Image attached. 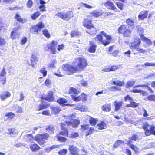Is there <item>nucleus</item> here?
<instances>
[{
	"instance_id": "obj_54",
	"label": "nucleus",
	"mask_w": 155,
	"mask_h": 155,
	"mask_svg": "<svg viewBox=\"0 0 155 155\" xmlns=\"http://www.w3.org/2000/svg\"><path fill=\"white\" fill-rule=\"evenodd\" d=\"M33 3L31 0H28L27 2V6L28 8H31L33 5Z\"/></svg>"
},
{
	"instance_id": "obj_58",
	"label": "nucleus",
	"mask_w": 155,
	"mask_h": 155,
	"mask_svg": "<svg viewBox=\"0 0 155 155\" xmlns=\"http://www.w3.org/2000/svg\"><path fill=\"white\" fill-rule=\"evenodd\" d=\"M147 98L150 101H155V96L153 95H150L148 96Z\"/></svg>"
},
{
	"instance_id": "obj_2",
	"label": "nucleus",
	"mask_w": 155,
	"mask_h": 155,
	"mask_svg": "<svg viewBox=\"0 0 155 155\" xmlns=\"http://www.w3.org/2000/svg\"><path fill=\"white\" fill-rule=\"evenodd\" d=\"M49 137V135L46 133L41 134H38L35 137L34 139L39 145H41L46 143V140Z\"/></svg>"
},
{
	"instance_id": "obj_42",
	"label": "nucleus",
	"mask_w": 155,
	"mask_h": 155,
	"mask_svg": "<svg viewBox=\"0 0 155 155\" xmlns=\"http://www.w3.org/2000/svg\"><path fill=\"white\" fill-rule=\"evenodd\" d=\"M18 28H20L19 27H18V28H16V29H15V28H14V31H13L11 32V33L10 37L11 38H12V39H14L16 38V32H15V31H16Z\"/></svg>"
},
{
	"instance_id": "obj_22",
	"label": "nucleus",
	"mask_w": 155,
	"mask_h": 155,
	"mask_svg": "<svg viewBox=\"0 0 155 155\" xmlns=\"http://www.w3.org/2000/svg\"><path fill=\"white\" fill-rule=\"evenodd\" d=\"M55 130L54 126L52 125H48L45 128V130L49 133L53 134Z\"/></svg>"
},
{
	"instance_id": "obj_9",
	"label": "nucleus",
	"mask_w": 155,
	"mask_h": 155,
	"mask_svg": "<svg viewBox=\"0 0 155 155\" xmlns=\"http://www.w3.org/2000/svg\"><path fill=\"white\" fill-rule=\"evenodd\" d=\"M75 117V115H72L71 116L68 117V119H71L70 121H68V126H71L73 127H76L79 124L80 121L78 120L74 119L73 118Z\"/></svg>"
},
{
	"instance_id": "obj_10",
	"label": "nucleus",
	"mask_w": 155,
	"mask_h": 155,
	"mask_svg": "<svg viewBox=\"0 0 155 155\" xmlns=\"http://www.w3.org/2000/svg\"><path fill=\"white\" fill-rule=\"evenodd\" d=\"M42 100H45V101L51 102L54 101V97L53 96V92L52 91H48L46 97H41Z\"/></svg>"
},
{
	"instance_id": "obj_7",
	"label": "nucleus",
	"mask_w": 155,
	"mask_h": 155,
	"mask_svg": "<svg viewBox=\"0 0 155 155\" xmlns=\"http://www.w3.org/2000/svg\"><path fill=\"white\" fill-rule=\"evenodd\" d=\"M58 45L57 41H52L49 43L48 44L47 47L48 50L51 51V53L52 54H55L56 53V48Z\"/></svg>"
},
{
	"instance_id": "obj_53",
	"label": "nucleus",
	"mask_w": 155,
	"mask_h": 155,
	"mask_svg": "<svg viewBox=\"0 0 155 155\" xmlns=\"http://www.w3.org/2000/svg\"><path fill=\"white\" fill-rule=\"evenodd\" d=\"M94 130L93 128H89L86 132V136H87L92 133Z\"/></svg>"
},
{
	"instance_id": "obj_39",
	"label": "nucleus",
	"mask_w": 155,
	"mask_h": 155,
	"mask_svg": "<svg viewBox=\"0 0 155 155\" xmlns=\"http://www.w3.org/2000/svg\"><path fill=\"white\" fill-rule=\"evenodd\" d=\"M131 32V31L127 28V30L123 33V35L124 37H129L130 36Z\"/></svg>"
},
{
	"instance_id": "obj_48",
	"label": "nucleus",
	"mask_w": 155,
	"mask_h": 155,
	"mask_svg": "<svg viewBox=\"0 0 155 155\" xmlns=\"http://www.w3.org/2000/svg\"><path fill=\"white\" fill-rule=\"evenodd\" d=\"M56 137L58 140L61 142H65L67 140L66 138L61 137L59 135H57Z\"/></svg>"
},
{
	"instance_id": "obj_35",
	"label": "nucleus",
	"mask_w": 155,
	"mask_h": 155,
	"mask_svg": "<svg viewBox=\"0 0 155 155\" xmlns=\"http://www.w3.org/2000/svg\"><path fill=\"white\" fill-rule=\"evenodd\" d=\"M41 15V13L39 11H37L33 14L31 15V19L33 20H35L38 18Z\"/></svg>"
},
{
	"instance_id": "obj_4",
	"label": "nucleus",
	"mask_w": 155,
	"mask_h": 155,
	"mask_svg": "<svg viewBox=\"0 0 155 155\" xmlns=\"http://www.w3.org/2000/svg\"><path fill=\"white\" fill-rule=\"evenodd\" d=\"M101 35H97L95 37V40H96L99 41L101 42L104 45H107L110 43V42L106 40H103L102 35L105 37L107 40H110L111 39V36L107 34L104 31L101 32Z\"/></svg>"
},
{
	"instance_id": "obj_50",
	"label": "nucleus",
	"mask_w": 155,
	"mask_h": 155,
	"mask_svg": "<svg viewBox=\"0 0 155 155\" xmlns=\"http://www.w3.org/2000/svg\"><path fill=\"white\" fill-rule=\"evenodd\" d=\"M7 72L5 71V67H3L1 71L0 72V77L6 76Z\"/></svg>"
},
{
	"instance_id": "obj_19",
	"label": "nucleus",
	"mask_w": 155,
	"mask_h": 155,
	"mask_svg": "<svg viewBox=\"0 0 155 155\" xmlns=\"http://www.w3.org/2000/svg\"><path fill=\"white\" fill-rule=\"evenodd\" d=\"M97 128L100 130L106 129L107 128L106 124L104 121H102L97 124Z\"/></svg>"
},
{
	"instance_id": "obj_23",
	"label": "nucleus",
	"mask_w": 155,
	"mask_h": 155,
	"mask_svg": "<svg viewBox=\"0 0 155 155\" xmlns=\"http://www.w3.org/2000/svg\"><path fill=\"white\" fill-rule=\"evenodd\" d=\"M61 129L62 130H63L64 131H61L60 132L59 134H58V135H67V134L68 133L67 130L66 128V127H65V124L63 123H61Z\"/></svg>"
},
{
	"instance_id": "obj_37",
	"label": "nucleus",
	"mask_w": 155,
	"mask_h": 155,
	"mask_svg": "<svg viewBox=\"0 0 155 155\" xmlns=\"http://www.w3.org/2000/svg\"><path fill=\"white\" fill-rule=\"evenodd\" d=\"M135 81L134 80L128 81L127 83L126 87L127 88L131 87L133 86Z\"/></svg>"
},
{
	"instance_id": "obj_13",
	"label": "nucleus",
	"mask_w": 155,
	"mask_h": 155,
	"mask_svg": "<svg viewBox=\"0 0 155 155\" xmlns=\"http://www.w3.org/2000/svg\"><path fill=\"white\" fill-rule=\"evenodd\" d=\"M50 106V104L47 102L42 101L38 106L37 110L40 111L42 110L46 109Z\"/></svg>"
},
{
	"instance_id": "obj_24",
	"label": "nucleus",
	"mask_w": 155,
	"mask_h": 155,
	"mask_svg": "<svg viewBox=\"0 0 155 155\" xmlns=\"http://www.w3.org/2000/svg\"><path fill=\"white\" fill-rule=\"evenodd\" d=\"M30 148L33 152L38 150L40 149V147L35 143L31 145L30 146Z\"/></svg>"
},
{
	"instance_id": "obj_25",
	"label": "nucleus",
	"mask_w": 155,
	"mask_h": 155,
	"mask_svg": "<svg viewBox=\"0 0 155 155\" xmlns=\"http://www.w3.org/2000/svg\"><path fill=\"white\" fill-rule=\"evenodd\" d=\"M57 102L62 106L68 105L67 100L64 98H60L57 100Z\"/></svg>"
},
{
	"instance_id": "obj_51",
	"label": "nucleus",
	"mask_w": 155,
	"mask_h": 155,
	"mask_svg": "<svg viewBox=\"0 0 155 155\" xmlns=\"http://www.w3.org/2000/svg\"><path fill=\"white\" fill-rule=\"evenodd\" d=\"M67 152V150L66 149H62L58 152V153L60 155H65Z\"/></svg>"
},
{
	"instance_id": "obj_36",
	"label": "nucleus",
	"mask_w": 155,
	"mask_h": 155,
	"mask_svg": "<svg viewBox=\"0 0 155 155\" xmlns=\"http://www.w3.org/2000/svg\"><path fill=\"white\" fill-rule=\"evenodd\" d=\"M102 110L104 111H109L111 110V107L110 105L105 104L102 106Z\"/></svg>"
},
{
	"instance_id": "obj_64",
	"label": "nucleus",
	"mask_w": 155,
	"mask_h": 155,
	"mask_svg": "<svg viewBox=\"0 0 155 155\" xmlns=\"http://www.w3.org/2000/svg\"><path fill=\"white\" fill-rule=\"evenodd\" d=\"M144 65L146 66H155V63L146 62L144 64Z\"/></svg>"
},
{
	"instance_id": "obj_52",
	"label": "nucleus",
	"mask_w": 155,
	"mask_h": 155,
	"mask_svg": "<svg viewBox=\"0 0 155 155\" xmlns=\"http://www.w3.org/2000/svg\"><path fill=\"white\" fill-rule=\"evenodd\" d=\"M90 124L93 126L95 125L96 123V119L92 117H90L89 120Z\"/></svg>"
},
{
	"instance_id": "obj_61",
	"label": "nucleus",
	"mask_w": 155,
	"mask_h": 155,
	"mask_svg": "<svg viewBox=\"0 0 155 155\" xmlns=\"http://www.w3.org/2000/svg\"><path fill=\"white\" fill-rule=\"evenodd\" d=\"M21 9V8H20V7H18L17 6L14 7H10L8 8L9 10L10 11H13L14 10H20V9Z\"/></svg>"
},
{
	"instance_id": "obj_63",
	"label": "nucleus",
	"mask_w": 155,
	"mask_h": 155,
	"mask_svg": "<svg viewBox=\"0 0 155 155\" xmlns=\"http://www.w3.org/2000/svg\"><path fill=\"white\" fill-rule=\"evenodd\" d=\"M51 80L49 79L48 78L45 80L44 83L45 85L48 86L51 84Z\"/></svg>"
},
{
	"instance_id": "obj_15",
	"label": "nucleus",
	"mask_w": 155,
	"mask_h": 155,
	"mask_svg": "<svg viewBox=\"0 0 155 155\" xmlns=\"http://www.w3.org/2000/svg\"><path fill=\"white\" fill-rule=\"evenodd\" d=\"M91 21L87 19L84 20L83 24L84 27L88 29H90L91 28H93V25L91 23Z\"/></svg>"
},
{
	"instance_id": "obj_6",
	"label": "nucleus",
	"mask_w": 155,
	"mask_h": 155,
	"mask_svg": "<svg viewBox=\"0 0 155 155\" xmlns=\"http://www.w3.org/2000/svg\"><path fill=\"white\" fill-rule=\"evenodd\" d=\"M79 93V91L73 87H71L70 88V91L69 94L72 93L74 95H71V97L72 99L76 102H78L81 100V97L80 96L77 97L76 96L77 94H78Z\"/></svg>"
},
{
	"instance_id": "obj_40",
	"label": "nucleus",
	"mask_w": 155,
	"mask_h": 155,
	"mask_svg": "<svg viewBox=\"0 0 155 155\" xmlns=\"http://www.w3.org/2000/svg\"><path fill=\"white\" fill-rule=\"evenodd\" d=\"M26 141H31L33 140V137L31 134H27L25 136Z\"/></svg>"
},
{
	"instance_id": "obj_45",
	"label": "nucleus",
	"mask_w": 155,
	"mask_h": 155,
	"mask_svg": "<svg viewBox=\"0 0 155 155\" xmlns=\"http://www.w3.org/2000/svg\"><path fill=\"white\" fill-rule=\"evenodd\" d=\"M126 22L129 27H132L134 25V21L130 19H128L126 20Z\"/></svg>"
},
{
	"instance_id": "obj_18",
	"label": "nucleus",
	"mask_w": 155,
	"mask_h": 155,
	"mask_svg": "<svg viewBox=\"0 0 155 155\" xmlns=\"http://www.w3.org/2000/svg\"><path fill=\"white\" fill-rule=\"evenodd\" d=\"M69 150L71 155H77L78 153V148L72 146H70Z\"/></svg>"
},
{
	"instance_id": "obj_55",
	"label": "nucleus",
	"mask_w": 155,
	"mask_h": 155,
	"mask_svg": "<svg viewBox=\"0 0 155 155\" xmlns=\"http://www.w3.org/2000/svg\"><path fill=\"white\" fill-rule=\"evenodd\" d=\"M80 96V97H81V100L82 101H86V95L85 94L83 93L81 94Z\"/></svg>"
},
{
	"instance_id": "obj_21",
	"label": "nucleus",
	"mask_w": 155,
	"mask_h": 155,
	"mask_svg": "<svg viewBox=\"0 0 155 155\" xmlns=\"http://www.w3.org/2000/svg\"><path fill=\"white\" fill-rule=\"evenodd\" d=\"M73 105L75 106L76 109L79 110L81 111L85 112L88 110V109L87 107L83 106L81 107L80 106L81 105L79 104L77 105L73 104Z\"/></svg>"
},
{
	"instance_id": "obj_26",
	"label": "nucleus",
	"mask_w": 155,
	"mask_h": 155,
	"mask_svg": "<svg viewBox=\"0 0 155 155\" xmlns=\"http://www.w3.org/2000/svg\"><path fill=\"white\" fill-rule=\"evenodd\" d=\"M30 61L31 65L32 67H34L35 64H36V62L38 61L36 55L35 54H32L31 57Z\"/></svg>"
},
{
	"instance_id": "obj_12",
	"label": "nucleus",
	"mask_w": 155,
	"mask_h": 155,
	"mask_svg": "<svg viewBox=\"0 0 155 155\" xmlns=\"http://www.w3.org/2000/svg\"><path fill=\"white\" fill-rule=\"evenodd\" d=\"M104 5L108 9L114 10L116 12H118V9H117L113 3L111 2L108 1L106 2L104 4Z\"/></svg>"
},
{
	"instance_id": "obj_46",
	"label": "nucleus",
	"mask_w": 155,
	"mask_h": 155,
	"mask_svg": "<svg viewBox=\"0 0 155 155\" xmlns=\"http://www.w3.org/2000/svg\"><path fill=\"white\" fill-rule=\"evenodd\" d=\"M39 71L40 73L43 74V77H45L47 75V71L46 70L45 68H43L39 70Z\"/></svg>"
},
{
	"instance_id": "obj_1",
	"label": "nucleus",
	"mask_w": 155,
	"mask_h": 155,
	"mask_svg": "<svg viewBox=\"0 0 155 155\" xmlns=\"http://www.w3.org/2000/svg\"><path fill=\"white\" fill-rule=\"evenodd\" d=\"M72 66L68 65V74L74 73L75 71H82L87 66L86 60L83 57H79L75 58L72 63Z\"/></svg>"
},
{
	"instance_id": "obj_27",
	"label": "nucleus",
	"mask_w": 155,
	"mask_h": 155,
	"mask_svg": "<svg viewBox=\"0 0 155 155\" xmlns=\"http://www.w3.org/2000/svg\"><path fill=\"white\" fill-rule=\"evenodd\" d=\"M55 15L58 17L59 18L64 20L66 19L68 16L67 13L61 12H59L57 14H55Z\"/></svg>"
},
{
	"instance_id": "obj_57",
	"label": "nucleus",
	"mask_w": 155,
	"mask_h": 155,
	"mask_svg": "<svg viewBox=\"0 0 155 155\" xmlns=\"http://www.w3.org/2000/svg\"><path fill=\"white\" fill-rule=\"evenodd\" d=\"M6 42L5 39L0 36V46L4 45L5 44Z\"/></svg>"
},
{
	"instance_id": "obj_56",
	"label": "nucleus",
	"mask_w": 155,
	"mask_h": 155,
	"mask_svg": "<svg viewBox=\"0 0 155 155\" xmlns=\"http://www.w3.org/2000/svg\"><path fill=\"white\" fill-rule=\"evenodd\" d=\"M136 51H138L140 53H144L146 51V50L140 48L139 47L136 48L135 49Z\"/></svg>"
},
{
	"instance_id": "obj_60",
	"label": "nucleus",
	"mask_w": 155,
	"mask_h": 155,
	"mask_svg": "<svg viewBox=\"0 0 155 155\" xmlns=\"http://www.w3.org/2000/svg\"><path fill=\"white\" fill-rule=\"evenodd\" d=\"M39 8L40 10V11L41 12H45L46 11V7H45L44 5H39Z\"/></svg>"
},
{
	"instance_id": "obj_20",
	"label": "nucleus",
	"mask_w": 155,
	"mask_h": 155,
	"mask_svg": "<svg viewBox=\"0 0 155 155\" xmlns=\"http://www.w3.org/2000/svg\"><path fill=\"white\" fill-rule=\"evenodd\" d=\"M90 45L89 49V51L90 53H94L96 50V45H95L93 41H90L89 42Z\"/></svg>"
},
{
	"instance_id": "obj_44",
	"label": "nucleus",
	"mask_w": 155,
	"mask_h": 155,
	"mask_svg": "<svg viewBox=\"0 0 155 155\" xmlns=\"http://www.w3.org/2000/svg\"><path fill=\"white\" fill-rule=\"evenodd\" d=\"M137 32L139 34L141 38L142 36H144L143 34V29L140 27H139L138 28Z\"/></svg>"
},
{
	"instance_id": "obj_33",
	"label": "nucleus",
	"mask_w": 155,
	"mask_h": 155,
	"mask_svg": "<svg viewBox=\"0 0 155 155\" xmlns=\"http://www.w3.org/2000/svg\"><path fill=\"white\" fill-rule=\"evenodd\" d=\"M51 109L52 114H55L59 113L61 110L60 107H52L51 108Z\"/></svg>"
},
{
	"instance_id": "obj_47",
	"label": "nucleus",
	"mask_w": 155,
	"mask_h": 155,
	"mask_svg": "<svg viewBox=\"0 0 155 155\" xmlns=\"http://www.w3.org/2000/svg\"><path fill=\"white\" fill-rule=\"evenodd\" d=\"M6 76L0 77V82L1 83L2 85H4L6 83Z\"/></svg>"
},
{
	"instance_id": "obj_32",
	"label": "nucleus",
	"mask_w": 155,
	"mask_h": 155,
	"mask_svg": "<svg viewBox=\"0 0 155 155\" xmlns=\"http://www.w3.org/2000/svg\"><path fill=\"white\" fill-rule=\"evenodd\" d=\"M127 29L126 25H122L120 26L118 29V32L120 34H123Z\"/></svg>"
},
{
	"instance_id": "obj_28",
	"label": "nucleus",
	"mask_w": 155,
	"mask_h": 155,
	"mask_svg": "<svg viewBox=\"0 0 155 155\" xmlns=\"http://www.w3.org/2000/svg\"><path fill=\"white\" fill-rule=\"evenodd\" d=\"M91 14L93 16L97 17L102 15V13L101 10H95L93 11Z\"/></svg>"
},
{
	"instance_id": "obj_3",
	"label": "nucleus",
	"mask_w": 155,
	"mask_h": 155,
	"mask_svg": "<svg viewBox=\"0 0 155 155\" xmlns=\"http://www.w3.org/2000/svg\"><path fill=\"white\" fill-rule=\"evenodd\" d=\"M143 128L145 131V135L148 136L153 134L155 126L153 124H150L147 123H145L143 124Z\"/></svg>"
},
{
	"instance_id": "obj_30",
	"label": "nucleus",
	"mask_w": 155,
	"mask_h": 155,
	"mask_svg": "<svg viewBox=\"0 0 155 155\" xmlns=\"http://www.w3.org/2000/svg\"><path fill=\"white\" fill-rule=\"evenodd\" d=\"M81 33L77 30H73L71 33V38L80 36Z\"/></svg>"
},
{
	"instance_id": "obj_59",
	"label": "nucleus",
	"mask_w": 155,
	"mask_h": 155,
	"mask_svg": "<svg viewBox=\"0 0 155 155\" xmlns=\"http://www.w3.org/2000/svg\"><path fill=\"white\" fill-rule=\"evenodd\" d=\"M79 134L78 133L74 132L71 134L70 135V137L71 138H74L78 137Z\"/></svg>"
},
{
	"instance_id": "obj_17",
	"label": "nucleus",
	"mask_w": 155,
	"mask_h": 155,
	"mask_svg": "<svg viewBox=\"0 0 155 155\" xmlns=\"http://www.w3.org/2000/svg\"><path fill=\"white\" fill-rule=\"evenodd\" d=\"M148 12L147 11H143L140 12L138 15V18L141 20H143L147 18Z\"/></svg>"
},
{
	"instance_id": "obj_49",
	"label": "nucleus",
	"mask_w": 155,
	"mask_h": 155,
	"mask_svg": "<svg viewBox=\"0 0 155 155\" xmlns=\"http://www.w3.org/2000/svg\"><path fill=\"white\" fill-rule=\"evenodd\" d=\"M123 143L124 142L123 141L120 140H117L114 144L113 147L114 148H117L120 144Z\"/></svg>"
},
{
	"instance_id": "obj_8",
	"label": "nucleus",
	"mask_w": 155,
	"mask_h": 155,
	"mask_svg": "<svg viewBox=\"0 0 155 155\" xmlns=\"http://www.w3.org/2000/svg\"><path fill=\"white\" fill-rule=\"evenodd\" d=\"M123 84V82L120 81L116 80L113 81L111 82L112 84L117 85V86H112L110 87V90L113 91H120L121 88L120 87L122 86Z\"/></svg>"
},
{
	"instance_id": "obj_41",
	"label": "nucleus",
	"mask_w": 155,
	"mask_h": 155,
	"mask_svg": "<svg viewBox=\"0 0 155 155\" xmlns=\"http://www.w3.org/2000/svg\"><path fill=\"white\" fill-rule=\"evenodd\" d=\"M5 116L8 117V119H12L15 117V114L13 113L10 112L7 113L5 115Z\"/></svg>"
},
{
	"instance_id": "obj_14",
	"label": "nucleus",
	"mask_w": 155,
	"mask_h": 155,
	"mask_svg": "<svg viewBox=\"0 0 155 155\" xmlns=\"http://www.w3.org/2000/svg\"><path fill=\"white\" fill-rule=\"evenodd\" d=\"M14 18L16 21L21 24H24L27 21L26 18H22L21 16L18 13H16L14 16Z\"/></svg>"
},
{
	"instance_id": "obj_29",
	"label": "nucleus",
	"mask_w": 155,
	"mask_h": 155,
	"mask_svg": "<svg viewBox=\"0 0 155 155\" xmlns=\"http://www.w3.org/2000/svg\"><path fill=\"white\" fill-rule=\"evenodd\" d=\"M139 139V138L137 135L136 134H133L130 140L128 141V143L129 144H131V143H133L132 142L133 141H135L137 140H138Z\"/></svg>"
},
{
	"instance_id": "obj_34",
	"label": "nucleus",
	"mask_w": 155,
	"mask_h": 155,
	"mask_svg": "<svg viewBox=\"0 0 155 155\" xmlns=\"http://www.w3.org/2000/svg\"><path fill=\"white\" fill-rule=\"evenodd\" d=\"M123 102H117L116 101L114 102V105L115 106V111H117L119 110L122 106Z\"/></svg>"
},
{
	"instance_id": "obj_62",
	"label": "nucleus",
	"mask_w": 155,
	"mask_h": 155,
	"mask_svg": "<svg viewBox=\"0 0 155 155\" xmlns=\"http://www.w3.org/2000/svg\"><path fill=\"white\" fill-rule=\"evenodd\" d=\"M27 41V38L25 37H24L21 41V44H24L26 43Z\"/></svg>"
},
{
	"instance_id": "obj_43",
	"label": "nucleus",
	"mask_w": 155,
	"mask_h": 155,
	"mask_svg": "<svg viewBox=\"0 0 155 155\" xmlns=\"http://www.w3.org/2000/svg\"><path fill=\"white\" fill-rule=\"evenodd\" d=\"M43 34L44 36L48 39L50 37V35L48 32V31L47 29H45L42 31Z\"/></svg>"
},
{
	"instance_id": "obj_5",
	"label": "nucleus",
	"mask_w": 155,
	"mask_h": 155,
	"mask_svg": "<svg viewBox=\"0 0 155 155\" xmlns=\"http://www.w3.org/2000/svg\"><path fill=\"white\" fill-rule=\"evenodd\" d=\"M44 25L42 22H39L36 25H32L30 28V31L32 34H38V31L44 28Z\"/></svg>"
},
{
	"instance_id": "obj_16",
	"label": "nucleus",
	"mask_w": 155,
	"mask_h": 155,
	"mask_svg": "<svg viewBox=\"0 0 155 155\" xmlns=\"http://www.w3.org/2000/svg\"><path fill=\"white\" fill-rule=\"evenodd\" d=\"M11 95L10 92L6 91L3 92L0 95V98L2 101L4 100L5 99L10 97Z\"/></svg>"
},
{
	"instance_id": "obj_31",
	"label": "nucleus",
	"mask_w": 155,
	"mask_h": 155,
	"mask_svg": "<svg viewBox=\"0 0 155 155\" xmlns=\"http://www.w3.org/2000/svg\"><path fill=\"white\" fill-rule=\"evenodd\" d=\"M141 40L147 44V46H148L152 44V41H151L148 38L142 36L141 38Z\"/></svg>"
},
{
	"instance_id": "obj_11",
	"label": "nucleus",
	"mask_w": 155,
	"mask_h": 155,
	"mask_svg": "<svg viewBox=\"0 0 155 155\" xmlns=\"http://www.w3.org/2000/svg\"><path fill=\"white\" fill-rule=\"evenodd\" d=\"M141 42V41L139 38H135L134 41L130 44V48L133 49H135L136 48L139 47Z\"/></svg>"
},
{
	"instance_id": "obj_38",
	"label": "nucleus",
	"mask_w": 155,
	"mask_h": 155,
	"mask_svg": "<svg viewBox=\"0 0 155 155\" xmlns=\"http://www.w3.org/2000/svg\"><path fill=\"white\" fill-rule=\"evenodd\" d=\"M8 134L10 135H14L17 133L16 130L15 128H9L8 129Z\"/></svg>"
}]
</instances>
